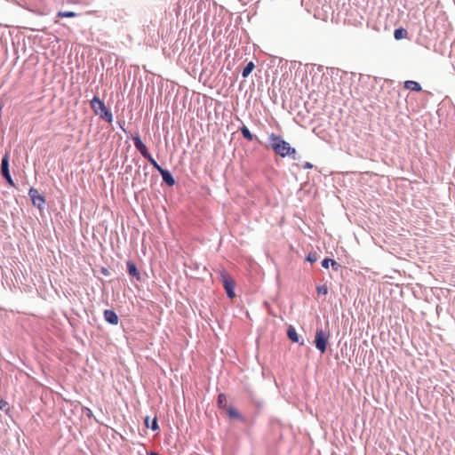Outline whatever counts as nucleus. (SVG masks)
<instances>
[{"mask_svg":"<svg viewBox=\"0 0 455 455\" xmlns=\"http://www.w3.org/2000/svg\"><path fill=\"white\" fill-rule=\"evenodd\" d=\"M270 143L267 148H270L273 152L282 158L291 157L292 160L299 158L298 153L295 148L291 147L281 135L274 132L268 135Z\"/></svg>","mask_w":455,"mask_h":455,"instance_id":"f257e3e1","label":"nucleus"},{"mask_svg":"<svg viewBox=\"0 0 455 455\" xmlns=\"http://www.w3.org/2000/svg\"><path fill=\"white\" fill-rule=\"evenodd\" d=\"M90 105L95 115L100 116V117L107 123L110 124L113 122L112 112L107 108L104 101L101 100L98 96H94L92 99Z\"/></svg>","mask_w":455,"mask_h":455,"instance_id":"f03ea898","label":"nucleus"},{"mask_svg":"<svg viewBox=\"0 0 455 455\" xmlns=\"http://www.w3.org/2000/svg\"><path fill=\"white\" fill-rule=\"evenodd\" d=\"M329 335L322 328L315 331L314 344L315 347L323 354L327 349Z\"/></svg>","mask_w":455,"mask_h":455,"instance_id":"7ed1b4c3","label":"nucleus"},{"mask_svg":"<svg viewBox=\"0 0 455 455\" xmlns=\"http://www.w3.org/2000/svg\"><path fill=\"white\" fill-rule=\"evenodd\" d=\"M221 283L225 289L226 294L229 299L235 297V283L231 276L225 271L221 273Z\"/></svg>","mask_w":455,"mask_h":455,"instance_id":"20e7f679","label":"nucleus"},{"mask_svg":"<svg viewBox=\"0 0 455 455\" xmlns=\"http://www.w3.org/2000/svg\"><path fill=\"white\" fill-rule=\"evenodd\" d=\"M28 196L32 204L37 207L39 210L44 208L45 204V197L39 194L38 190L35 188H30L28 191Z\"/></svg>","mask_w":455,"mask_h":455,"instance_id":"39448f33","label":"nucleus"},{"mask_svg":"<svg viewBox=\"0 0 455 455\" xmlns=\"http://www.w3.org/2000/svg\"><path fill=\"white\" fill-rule=\"evenodd\" d=\"M132 141L134 144L135 148L140 152V154L144 157L147 154L149 153L147 146L143 143V141L140 139V136L139 133H136L132 136Z\"/></svg>","mask_w":455,"mask_h":455,"instance_id":"423d86ee","label":"nucleus"},{"mask_svg":"<svg viewBox=\"0 0 455 455\" xmlns=\"http://www.w3.org/2000/svg\"><path fill=\"white\" fill-rule=\"evenodd\" d=\"M158 172L162 176L163 182L165 183L168 187H173L175 185L176 180L169 170L160 168Z\"/></svg>","mask_w":455,"mask_h":455,"instance_id":"0eeeda50","label":"nucleus"},{"mask_svg":"<svg viewBox=\"0 0 455 455\" xmlns=\"http://www.w3.org/2000/svg\"><path fill=\"white\" fill-rule=\"evenodd\" d=\"M126 267H127V273L130 276L135 278L137 281H140L141 275H140V272L139 271L135 262H133L132 260H128L126 262Z\"/></svg>","mask_w":455,"mask_h":455,"instance_id":"6e6552de","label":"nucleus"},{"mask_svg":"<svg viewBox=\"0 0 455 455\" xmlns=\"http://www.w3.org/2000/svg\"><path fill=\"white\" fill-rule=\"evenodd\" d=\"M104 319L107 323L112 324V325H117L118 324V315L117 314L112 310V309H105L103 312Z\"/></svg>","mask_w":455,"mask_h":455,"instance_id":"1a4fd4ad","label":"nucleus"},{"mask_svg":"<svg viewBox=\"0 0 455 455\" xmlns=\"http://www.w3.org/2000/svg\"><path fill=\"white\" fill-rule=\"evenodd\" d=\"M287 337L293 343H299L304 345V340H300V336L297 333L296 329L292 325H289L287 328Z\"/></svg>","mask_w":455,"mask_h":455,"instance_id":"9d476101","label":"nucleus"},{"mask_svg":"<svg viewBox=\"0 0 455 455\" xmlns=\"http://www.w3.org/2000/svg\"><path fill=\"white\" fill-rule=\"evenodd\" d=\"M239 131L241 132L243 137L244 139H246L247 140H249V141L256 140L259 143H261V141L259 140V138L256 135L252 134L247 126H245V125L241 126L239 128Z\"/></svg>","mask_w":455,"mask_h":455,"instance_id":"9b49d317","label":"nucleus"},{"mask_svg":"<svg viewBox=\"0 0 455 455\" xmlns=\"http://www.w3.org/2000/svg\"><path fill=\"white\" fill-rule=\"evenodd\" d=\"M403 87L407 90H410L411 92H420L422 90L421 85L419 83L413 81V80H407L403 84Z\"/></svg>","mask_w":455,"mask_h":455,"instance_id":"f8f14e48","label":"nucleus"},{"mask_svg":"<svg viewBox=\"0 0 455 455\" xmlns=\"http://www.w3.org/2000/svg\"><path fill=\"white\" fill-rule=\"evenodd\" d=\"M0 172H1L2 176L10 173L9 155L7 153L2 157Z\"/></svg>","mask_w":455,"mask_h":455,"instance_id":"ddd939ff","label":"nucleus"},{"mask_svg":"<svg viewBox=\"0 0 455 455\" xmlns=\"http://www.w3.org/2000/svg\"><path fill=\"white\" fill-rule=\"evenodd\" d=\"M150 420V418L148 416H147L145 418V420H144V423H145V426L148 427V428H150L152 431H156L159 429V426H158V421H157V418L155 417L151 422H149Z\"/></svg>","mask_w":455,"mask_h":455,"instance_id":"4468645a","label":"nucleus"},{"mask_svg":"<svg viewBox=\"0 0 455 455\" xmlns=\"http://www.w3.org/2000/svg\"><path fill=\"white\" fill-rule=\"evenodd\" d=\"M228 415L231 419H235L241 421H245L244 417L234 407H229L228 409Z\"/></svg>","mask_w":455,"mask_h":455,"instance_id":"2eb2a0df","label":"nucleus"},{"mask_svg":"<svg viewBox=\"0 0 455 455\" xmlns=\"http://www.w3.org/2000/svg\"><path fill=\"white\" fill-rule=\"evenodd\" d=\"M407 35V30L402 27L395 28L394 31V37L395 40H401L403 38H405Z\"/></svg>","mask_w":455,"mask_h":455,"instance_id":"dca6fc26","label":"nucleus"},{"mask_svg":"<svg viewBox=\"0 0 455 455\" xmlns=\"http://www.w3.org/2000/svg\"><path fill=\"white\" fill-rule=\"evenodd\" d=\"M255 68V64L253 63V61H249L245 67L243 68V71H242V76L243 78H246L249 76V75L252 72V70L254 69Z\"/></svg>","mask_w":455,"mask_h":455,"instance_id":"f3484780","label":"nucleus"},{"mask_svg":"<svg viewBox=\"0 0 455 455\" xmlns=\"http://www.w3.org/2000/svg\"><path fill=\"white\" fill-rule=\"evenodd\" d=\"M145 159H147L149 164L157 171L159 172L160 171V168H163L161 165L158 164V163L154 159V157L152 156V155L150 153L147 154L145 156H144Z\"/></svg>","mask_w":455,"mask_h":455,"instance_id":"a211bd4d","label":"nucleus"},{"mask_svg":"<svg viewBox=\"0 0 455 455\" xmlns=\"http://www.w3.org/2000/svg\"><path fill=\"white\" fill-rule=\"evenodd\" d=\"M217 403L220 408H225L227 403V397L226 395L223 393H220L218 395L217 397Z\"/></svg>","mask_w":455,"mask_h":455,"instance_id":"6ab92c4d","label":"nucleus"},{"mask_svg":"<svg viewBox=\"0 0 455 455\" xmlns=\"http://www.w3.org/2000/svg\"><path fill=\"white\" fill-rule=\"evenodd\" d=\"M78 14L75 12H71V11H63V12H59L57 16L58 17H60V18H74V17H76Z\"/></svg>","mask_w":455,"mask_h":455,"instance_id":"aec40b11","label":"nucleus"},{"mask_svg":"<svg viewBox=\"0 0 455 455\" xmlns=\"http://www.w3.org/2000/svg\"><path fill=\"white\" fill-rule=\"evenodd\" d=\"M148 172H146L144 173V179H143V180H140L138 181V185H139V187H140V190H144V189H145V188H144V186H143V185H145V184L147 183V177H148ZM136 186H137V183L132 182V187L134 188V187H136Z\"/></svg>","mask_w":455,"mask_h":455,"instance_id":"412c9836","label":"nucleus"},{"mask_svg":"<svg viewBox=\"0 0 455 455\" xmlns=\"http://www.w3.org/2000/svg\"><path fill=\"white\" fill-rule=\"evenodd\" d=\"M306 259L310 263H315L318 259V255L315 251H311L307 255Z\"/></svg>","mask_w":455,"mask_h":455,"instance_id":"4be33fe9","label":"nucleus"},{"mask_svg":"<svg viewBox=\"0 0 455 455\" xmlns=\"http://www.w3.org/2000/svg\"><path fill=\"white\" fill-rule=\"evenodd\" d=\"M316 291L319 294L326 295L328 293V287L326 284L318 285Z\"/></svg>","mask_w":455,"mask_h":455,"instance_id":"5701e85b","label":"nucleus"},{"mask_svg":"<svg viewBox=\"0 0 455 455\" xmlns=\"http://www.w3.org/2000/svg\"><path fill=\"white\" fill-rule=\"evenodd\" d=\"M333 259H331V258H324L322 262H321V265L323 268H329L330 266H331V263H332Z\"/></svg>","mask_w":455,"mask_h":455,"instance_id":"b1692460","label":"nucleus"},{"mask_svg":"<svg viewBox=\"0 0 455 455\" xmlns=\"http://www.w3.org/2000/svg\"><path fill=\"white\" fill-rule=\"evenodd\" d=\"M0 410L3 411H7L9 410V403L5 400H0Z\"/></svg>","mask_w":455,"mask_h":455,"instance_id":"393cba45","label":"nucleus"},{"mask_svg":"<svg viewBox=\"0 0 455 455\" xmlns=\"http://www.w3.org/2000/svg\"><path fill=\"white\" fill-rule=\"evenodd\" d=\"M82 411H83V413H84V414H85L89 419H92V418H94L93 413H92V410H91L90 408H88V407H83V408H82Z\"/></svg>","mask_w":455,"mask_h":455,"instance_id":"a878e982","label":"nucleus"},{"mask_svg":"<svg viewBox=\"0 0 455 455\" xmlns=\"http://www.w3.org/2000/svg\"><path fill=\"white\" fill-rule=\"evenodd\" d=\"M3 177H4V179L6 180V182H7L10 186H12V187H15V183H14V181H13V180H12V176H11V173H9V174H5V175H4Z\"/></svg>","mask_w":455,"mask_h":455,"instance_id":"bb28decb","label":"nucleus"},{"mask_svg":"<svg viewBox=\"0 0 455 455\" xmlns=\"http://www.w3.org/2000/svg\"><path fill=\"white\" fill-rule=\"evenodd\" d=\"M331 268L332 270L338 272L339 270L341 269V265L339 263H338L336 260L333 259L332 263H331Z\"/></svg>","mask_w":455,"mask_h":455,"instance_id":"cd10ccee","label":"nucleus"},{"mask_svg":"<svg viewBox=\"0 0 455 455\" xmlns=\"http://www.w3.org/2000/svg\"><path fill=\"white\" fill-rule=\"evenodd\" d=\"M302 167L303 169H311L313 168V164L309 162H306Z\"/></svg>","mask_w":455,"mask_h":455,"instance_id":"c85d7f7f","label":"nucleus"},{"mask_svg":"<svg viewBox=\"0 0 455 455\" xmlns=\"http://www.w3.org/2000/svg\"><path fill=\"white\" fill-rule=\"evenodd\" d=\"M101 273L104 275H109V271L107 269V268H102L101 269Z\"/></svg>","mask_w":455,"mask_h":455,"instance_id":"c756f323","label":"nucleus"},{"mask_svg":"<svg viewBox=\"0 0 455 455\" xmlns=\"http://www.w3.org/2000/svg\"><path fill=\"white\" fill-rule=\"evenodd\" d=\"M118 124H119L120 128H121L124 132H125V129L124 128V121L118 122Z\"/></svg>","mask_w":455,"mask_h":455,"instance_id":"7c9ffc66","label":"nucleus"},{"mask_svg":"<svg viewBox=\"0 0 455 455\" xmlns=\"http://www.w3.org/2000/svg\"><path fill=\"white\" fill-rule=\"evenodd\" d=\"M132 165H131V164L126 165V167H125V172H130L132 171Z\"/></svg>","mask_w":455,"mask_h":455,"instance_id":"2f4dec72","label":"nucleus"},{"mask_svg":"<svg viewBox=\"0 0 455 455\" xmlns=\"http://www.w3.org/2000/svg\"><path fill=\"white\" fill-rule=\"evenodd\" d=\"M137 176H140V171L139 170L135 172L134 180L137 179Z\"/></svg>","mask_w":455,"mask_h":455,"instance_id":"473e14b6","label":"nucleus"},{"mask_svg":"<svg viewBox=\"0 0 455 455\" xmlns=\"http://www.w3.org/2000/svg\"><path fill=\"white\" fill-rule=\"evenodd\" d=\"M148 455H160V454H159V453H157V452L151 451V452H149Z\"/></svg>","mask_w":455,"mask_h":455,"instance_id":"72a5a7b5","label":"nucleus"},{"mask_svg":"<svg viewBox=\"0 0 455 455\" xmlns=\"http://www.w3.org/2000/svg\"><path fill=\"white\" fill-rule=\"evenodd\" d=\"M147 168H148V165H147V164H145V165L143 166V169H144V170H146Z\"/></svg>","mask_w":455,"mask_h":455,"instance_id":"f704fd0d","label":"nucleus"}]
</instances>
